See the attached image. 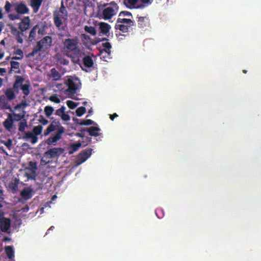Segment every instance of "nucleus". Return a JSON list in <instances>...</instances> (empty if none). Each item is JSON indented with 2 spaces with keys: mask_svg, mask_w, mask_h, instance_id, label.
I'll return each mask as SVG.
<instances>
[{
  "mask_svg": "<svg viewBox=\"0 0 261 261\" xmlns=\"http://www.w3.org/2000/svg\"><path fill=\"white\" fill-rule=\"evenodd\" d=\"M53 17L54 24L58 30H64V28H62L63 20L67 19L68 12L63 1L61 2L59 10H55L53 12Z\"/></svg>",
  "mask_w": 261,
  "mask_h": 261,
  "instance_id": "obj_1",
  "label": "nucleus"
},
{
  "mask_svg": "<svg viewBox=\"0 0 261 261\" xmlns=\"http://www.w3.org/2000/svg\"><path fill=\"white\" fill-rule=\"evenodd\" d=\"M79 42L77 38L66 39L63 40V50L67 56L69 54L73 55H78L80 49L78 46Z\"/></svg>",
  "mask_w": 261,
  "mask_h": 261,
  "instance_id": "obj_2",
  "label": "nucleus"
},
{
  "mask_svg": "<svg viewBox=\"0 0 261 261\" xmlns=\"http://www.w3.org/2000/svg\"><path fill=\"white\" fill-rule=\"evenodd\" d=\"M111 6L106 7L102 11L103 18L105 19L111 18L118 11V7L115 2L110 3Z\"/></svg>",
  "mask_w": 261,
  "mask_h": 261,
  "instance_id": "obj_3",
  "label": "nucleus"
},
{
  "mask_svg": "<svg viewBox=\"0 0 261 261\" xmlns=\"http://www.w3.org/2000/svg\"><path fill=\"white\" fill-rule=\"evenodd\" d=\"M51 44L52 38L50 36H46L37 43L36 46L40 51H45L48 49Z\"/></svg>",
  "mask_w": 261,
  "mask_h": 261,
  "instance_id": "obj_4",
  "label": "nucleus"
},
{
  "mask_svg": "<svg viewBox=\"0 0 261 261\" xmlns=\"http://www.w3.org/2000/svg\"><path fill=\"white\" fill-rule=\"evenodd\" d=\"M65 132V128L64 126L60 127L58 131L55 134L48 138L45 142L48 145L55 144L58 140L62 138V136Z\"/></svg>",
  "mask_w": 261,
  "mask_h": 261,
  "instance_id": "obj_5",
  "label": "nucleus"
},
{
  "mask_svg": "<svg viewBox=\"0 0 261 261\" xmlns=\"http://www.w3.org/2000/svg\"><path fill=\"white\" fill-rule=\"evenodd\" d=\"M65 132V128L64 126L60 127L58 131L55 134L48 138L45 142L48 145L55 144L58 140L62 138V136Z\"/></svg>",
  "mask_w": 261,
  "mask_h": 261,
  "instance_id": "obj_6",
  "label": "nucleus"
},
{
  "mask_svg": "<svg viewBox=\"0 0 261 261\" xmlns=\"http://www.w3.org/2000/svg\"><path fill=\"white\" fill-rule=\"evenodd\" d=\"M11 34L15 37L17 43L21 44L23 43V39L22 36L23 35V32L19 30V28H17L13 24H9Z\"/></svg>",
  "mask_w": 261,
  "mask_h": 261,
  "instance_id": "obj_7",
  "label": "nucleus"
},
{
  "mask_svg": "<svg viewBox=\"0 0 261 261\" xmlns=\"http://www.w3.org/2000/svg\"><path fill=\"white\" fill-rule=\"evenodd\" d=\"M61 126H63L61 124L60 121L57 119H55L51 122V123L45 129L44 133V135L45 136H47L50 133L56 131V130L57 132Z\"/></svg>",
  "mask_w": 261,
  "mask_h": 261,
  "instance_id": "obj_8",
  "label": "nucleus"
},
{
  "mask_svg": "<svg viewBox=\"0 0 261 261\" xmlns=\"http://www.w3.org/2000/svg\"><path fill=\"white\" fill-rule=\"evenodd\" d=\"M66 84L68 87L66 90V93L69 95L74 94L78 90V85L74 83L72 79H68L66 82Z\"/></svg>",
  "mask_w": 261,
  "mask_h": 261,
  "instance_id": "obj_9",
  "label": "nucleus"
},
{
  "mask_svg": "<svg viewBox=\"0 0 261 261\" xmlns=\"http://www.w3.org/2000/svg\"><path fill=\"white\" fill-rule=\"evenodd\" d=\"M64 152L62 148H54L48 149L45 152V157L48 159L53 158L60 156Z\"/></svg>",
  "mask_w": 261,
  "mask_h": 261,
  "instance_id": "obj_10",
  "label": "nucleus"
},
{
  "mask_svg": "<svg viewBox=\"0 0 261 261\" xmlns=\"http://www.w3.org/2000/svg\"><path fill=\"white\" fill-rule=\"evenodd\" d=\"M31 27V19L29 16L23 17L18 24V29L24 32L30 29Z\"/></svg>",
  "mask_w": 261,
  "mask_h": 261,
  "instance_id": "obj_11",
  "label": "nucleus"
},
{
  "mask_svg": "<svg viewBox=\"0 0 261 261\" xmlns=\"http://www.w3.org/2000/svg\"><path fill=\"white\" fill-rule=\"evenodd\" d=\"M92 152V148H88L82 150L77 155L78 161H80V163L85 162L91 155Z\"/></svg>",
  "mask_w": 261,
  "mask_h": 261,
  "instance_id": "obj_12",
  "label": "nucleus"
},
{
  "mask_svg": "<svg viewBox=\"0 0 261 261\" xmlns=\"http://www.w3.org/2000/svg\"><path fill=\"white\" fill-rule=\"evenodd\" d=\"M15 11L18 14H29L30 12L29 9L23 2H21L16 4Z\"/></svg>",
  "mask_w": 261,
  "mask_h": 261,
  "instance_id": "obj_13",
  "label": "nucleus"
},
{
  "mask_svg": "<svg viewBox=\"0 0 261 261\" xmlns=\"http://www.w3.org/2000/svg\"><path fill=\"white\" fill-rule=\"evenodd\" d=\"M9 101L5 97V95H0V109H8L10 112H13V109L9 104Z\"/></svg>",
  "mask_w": 261,
  "mask_h": 261,
  "instance_id": "obj_14",
  "label": "nucleus"
},
{
  "mask_svg": "<svg viewBox=\"0 0 261 261\" xmlns=\"http://www.w3.org/2000/svg\"><path fill=\"white\" fill-rule=\"evenodd\" d=\"M138 27L141 29H144L148 27L150 25V21L146 16H137Z\"/></svg>",
  "mask_w": 261,
  "mask_h": 261,
  "instance_id": "obj_15",
  "label": "nucleus"
},
{
  "mask_svg": "<svg viewBox=\"0 0 261 261\" xmlns=\"http://www.w3.org/2000/svg\"><path fill=\"white\" fill-rule=\"evenodd\" d=\"M102 46L104 47L103 49L100 51V54L102 56L103 58H109L111 56V48L112 47L111 45L109 42H106L102 43Z\"/></svg>",
  "mask_w": 261,
  "mask_h": 261,
  "instance_id": "obj_16",
  "label": "nucleus"
},
{
  "mask_svg": "<svg viewBox=\"0 0 261 261\" xmlns=\"http://www.w3.org/2000/svg\"><path fill=\"white\" fill-rule=\"evenodd\" d=\"M11 225L10 218L3 217L0 220V226L3 231L6 232L9 229Z\"/></svg>",
  "mask_w": 261,
  "mask_h": 261,
  "instance_id": "obj_17",
  "label": "nucleus"
},
{
  "mask_svg": "<svg viewBox=\"0 0 261 261\" xmlns=\"http://www.w3.org/2000/svg\"><path fill=\"white\" fill-rule=\"evenodd\" d=\"M13 124L14 121L12 120V114L8 113L7 118L3 122V126L8 131H11V129L13 128Z\"/></svg>",
  "mask_w": 261,
  "mask_h": 261,
  "instance_id": "obj_18",
  "label": "nucleus"
},
{
  "mask_svg": "<svg viewBox=\"0 0 261 261\" xmlns=\"http://www.w3.org/2000/svg\"><path fill=\"white\" fill-rule=\"evenodd\" d=\"M33 190L31 188H24L21 191L20 195L25 200H29L32 197Z\"/></svg>",
  "mask_w": 261,
  "mask_h": 261,
  "instance_id": "obj_19",
  "label": "nucleus"
},
{
  "mask_svg": "<svg viewBox=\"0 0 261 261\" xmlns=\"http://www.w3.org/2000/svg\"><path fill=\"white\" fill-rule=\"evenodd\" d=\"M15 92L12 88H7L4 91V95L9 101H11L16 97Z\"/></svg>",
  "mask_w": 261,
  "mask_h": 261,
  "instance_id": "obj_20",
  "label": "nucleus"
},
{
  "mask_svg": "<svg viewBox=\"0 0 261 261\" xmlns=\"http://www.w3.org/2000/svg\"><path fill=\"white\" fill-rule=\"evenodd\" d=\"M73 120L76 124L79 125H90L96 124L91 119L81 120L76 118H73Z\"/></svg>",
  "mask_w": 261,
  "mask_h": 261,
  "instance_id": "obj_21",
  "label": "nucleus"
},
{
  "mask_svg": "<svg viewBox=\"0 0 261 261\" xmlns=\"http://www.w3.org/2000/svg\"><path fill=\"white\" fill-rule=\"evenodd\" d=\"M100 128L97 126H91L86 129V132L89 133V135L91 136L97 137L100 136Z\"/></svg>",
  "mask_w": 261,
  "mask_h": 261,
  "instance_id": "obj_22",
  "label": "nucleus"
},
{
  "mask_svg": "<svg viewBox=\"0 0 261 261\" xmlns=\"http://www.w3.org/2000/svg\"><path fill=\"white\" fill-rule=\"evenodd\" d=\"M43 0H31L30 5L32 7L34 13H37L39 10Z\"/></svg>",
  "mask_w": 261,
  "mask_h": 261,
  "instance_id": "obj_23",
  "label": "nucleus"
},
{
  "mask_svg": "<svg viewBox=\"0 0 261 261\" xmlns=\"http://www.w3.org/2000/svg\"><path fill=\"white\" fill-rule=\"evenodd\" d=\"M24 79L21 76L17 75L16 77V80L13 84V89L16 92L19 91V88L21 87Z\"/></svg>",
  "mask_w": 261,
  "mask_h": 261,
  "instance_id": "obj_24",
  "label": "nucleus"
},
{
  "mask_svg": "<svg viewBox=\"0 0 261 261\" xmlns=\"http://www.w3.org/2000/svg\"><path fill=\"white\" fill-rule=\"evenodd\" d=\"M23 138L27 140H30L31 142L33 144L36 143L38 140V137L35 136V135H34V134L32 132L25 133Z\"/></svg>",
  "mask_w": 261,
  "mask_h": 261,
  "instance_id": "obj_25",
  "label": "nucleus"
},
{
  "mask_svg": "<svg viewBox=\"0 0 261 261\" xmlns=\"http://www.w3.org/2000/svg\"><path fill=\"white\" fill-rule=\"evenodd\" d=\"M83 66L85 67L90 68L93 65V60L89 56L84 57L82 60Z\"/></svg>",
  "mask_w": 261,
  "mask_h": 261,
  "instance_id": "obj_26",
  "label": "nucleus"
},
{
  "mask_svg": "<svg viewBox=\"0 0 261 261\" xmlns=\"http://www.w3.org/2000/svg\"><path fill=\"white\" fill-rule=\"evenodd\" d=\"M118 23H121V24L128 25V27H133L135 25V22L130 18H121L119 17L117 21Z\"/></svg>",
  "mask_w": 261,
  "mask_h": 261,
  "instance_id": "obj_27",
  "label": "nucleus"
},
{
  "mask_svg": "<svg viewBox=\"0 0 261 261\" xmlns=\"http://www.w3.org/2000/svg\"><path fill=\"white\" fill-rule=\"evenodd\" d=\"M49 76L54 81L60 80L62 78V75L55 68H51L50 71Z\"/></svg>",
  "mask_w": 261,
  "mask_h": 261,
  "instance_id": "obj_28",
  "label": "nucleus"
},
{
  "mask_svg": "<svg viewBox=\"0 0 261 261\" xmlns=\"http://www.w3.org/2000/svg\"><path fill=\"white\" fill-rule=\"evenodd\" d=\"M5 252L8 258L13 259L14 258V251L12 246H7L5 247Z\"/></svg>",
  "mask_w": 261,
  "mask_h": 261,
  "instance_id": "obj_29",
  "label": "nucleus"
},
{
  "mask_svg": "<svg viewBox=\"0 0 261 261\" xmlns=\"http://www.w3.org/2000/svg\"><path fill=\"white\" fill-rule=\"evenodd\" d=\"M19 185V180L17 178H15L14 180L9 184V188L13 193H16L18 190V185Z\"/></svg>",
  "mask_w": 261,
  "mask_h": 261,
  "instance_id": "obj_30",
  "label": "nucleus"
},
{
  "mask_svg": "<svg viewBox=\"0 0 261 261\" xmlns=\"http://www.w3.org/2000/svg\"><path fill=\"white\" fill-rule=\"evenodd\" d=\"M111 27L109 24L107 22H100L99 23V29L100 32L103 34H107L109 33Z\"/></svg>",
  "mask_w": 261,
  "mask_h": 261,
  "instance_id": "obj_31",
  "label": "nucleus"
},
{
  "mask_svg": "<svg viewBox=\"0 0 261 261\" xmlns=\"http://www.w3.org/2000/svg\"><path fill=\"white\" fill-rule=\"evenodd\" d=\"M130 27H128V25H125L122 23H119V22H117V21L115 25V29L116 30H119L123 33H126L128 32V30Z\"/></svg>",
  "mask_w": 261,
  "mask_h": 261,
  "instance_id": "obj_32",
  "label": "nucleus"
},
{
  "mask_svg": "<svg viewBox=\"0 0 261 261\" xmlns=\"http://www.w3.org/2000/svg\"><path fill=\"white\" fill-rule=\"evenodd\" d=\"M12 115V120H13V121H22L23 118L25 117V112L24 111H23L22 113H19L17 114V113H13Z\"/></svg>",
  "mask_w": 261,
  "mask_h": 261,
  "instance_id": "obj_33",
  "label": "nucleus"
},
{
  "mask_svg": "<svg viewBox=\"0 0 261 261\" xmlns=\"http://www.w3.org/2000/svg\"><path fill=\"white\" fill-rule=\"evenodd\" d=\"M43 130V126L41 125L35 126L33 127L32 133L37 136L40 135Z\"/></svg>",
  "mask_w": 261,
  "mask_h": 261,
  "instance_id": "obj_34",
  "label": "nucleus"
},
{
  "mask_svg": "<svg viewBox=\"0 0 261 261\" xmlns=\"http://www.w3.org/2000/svg\"><path fill=\"white\" fill-rule=\"evenodd\" d=\"M28 126L27 121L25 119H23L18 123V130L20 132H24L25 128Z\"/></svg>",
  "mask_w": 261,
  "mask_h": 261,
  "instance_id": "obj_35",
  "label": "nucleus"
},
{
  "mask_svg": "<svg viewBox=\"0 0 261 261\" xmlns=\"http://www.w3.org/2000/svg\"><path fill=\"white\" fill-rule=\"evenodd\" d=\"M38 28V25H36L34 26L31 30L29 36V38L30 41H33L35 40L36 34V30Z\"/></svg>",
  "mask_w": 261,
  "mask_h": 261,
  "instance_id": "obj_36",
  "label": "nucleus"
},
{
  "mask_svg": "<svg viewBox=\"0 0 261 261\" xmlns=\"http://www.w3.org/2000/svg\"><path fill=\"white\" fill-rule=\"evenodd\" d=\"M54 109L53 107L47 106L44 108V112L47 117H49L54 112Z\"/></svg>",
  "mask_w": 261,
  "mask_h": 261,
  "instance_id": "obj_37",
  "label": "nucleus"
},
{
  "mask_svg": "<svg viewBox=\"0 0 261 261\" xmlns=\"http://www.w3.org/2000/svg\"><path fill=\"white\" fill-rule=\"evenodd\" d=\"M11 70H17L15 71V73H19V62L17 61H11Z\"/></svg>",
  "mask_w": 261,
  "mask_h": 261,
  "instance_id": "obj_38",
  "label": "nucleus"
},
{
  "mask_svg": "<svg viewBox=\"0 0 261 261\" xmlns=\"http://www.w3.org/2000/svg\"><path fill=\"white\" fill-rule=\"evenodd\" d=\"M21 89L22 91V93L27 96L30 93V85L29 84H24V85H22Z\"/></svg>",
  "mask_w": 261,
  "mask_h": 261,
  "instance_id": "obj_39",
  "label": "nucleus"
},
{
  "mask_svg": "<svg viewBox=\"0 0 261 261\" xmlns=\"http://www.w3.org/2000/svg\"><path fill=\"white\" fill-rule=\"evenodd\" d=\"M86 109L84 107H80L77 108L76 113L77 117H81L86 112Z\"/></svg>",
  "mask_w": 261,
  "mask_h": 261,
  "instance_id": "obj_40",
  "label": "nucleus"
},
{
  "mask_svg": "<svg viewBox=\"0 0 261 261\" xmlns=\"http://www.w3.org/2000/svg\"><path fill=\"white\" fill-rule=\"evenodd\" d=\"M49 99L50 101L55 102L56 103H59L61 102L60 99L59 98L58 95L56 94L51 95L49 97Z\"/></svg>",
  "mask_w": 261,
  "mask_h": 261,
  "instance_id": "obj_41",
  "label": "nucleus"
},
{
  "mask_svg": "<svg viewBox=\"0 0 261 261\" xmlns=\"http://www.w3.org/2000/svg\"><path fill=\"white\" fill-rule=\"evenodd\" d=\"M84 29L86 32L93 35H95L96 34V30L95 28L93 27L85 26Z\"/></svg>",
  "mask_w": 261,
  "mask_h": 261,
  "instance_id": "obj_42",
  "label": "nucleus"
},
{
  "mask_svg": "<svg viewBox=\"0 0 261 261\" xmlns=\"http://www.w3.org/2000/svg\"><path fill=\"white\" fill-rule=\"evenodd\" d=\"M81 143H73L71 145V148L72 149V151H70L69 153L71 154L73 152H75L77 151L79 148L81 147Z\"/></svg>",
  "mask_w": 261,
  "mask_h": 261,
  "instance_id": "obj_43",
  "label": "nucleus"
},
{
  "mask_svg": "<svg viewBox=\"0 0 261 261\" xmlns=\"http://www.w3.org/2000/svg\"><path fill=\"white\" fill-rule=\"evenodd\" d=\"M66 105L68 106V107L70 109H73L75 108L77 106V104L76 102L71 100H67L66 101Z\"/></svg>",
  "mask_w": 261,
  "mask_h": 261,
  "instance_id": "obj_44",
  "label": "nucleus"
},
{
  "mask_svg": "<svg viewBox=\"0 0 261 261\" xmlns=\"http://www.w3.org/2000/svg\"><path fill=\"white\" fill-rule=\"evenodd\" d=\"M65 110V107L64 106H62L61 108L56 110V111L55 112V115H56L57 116L61 117L62 115L64 113Z\"/></svg>",
  "mask_w": 261,
  "mask_h": 261,
  "instance_id": "obj_45",
  "label": "nucleus"
},
{
  "mask_svg": "<svg viewBox=\"0 0 261 261\" xmlns=\"http://www.w3.org/2000/svg\"><path fill=\"white\" fill-rule=\"evenodd\" d=\"M27 102L24 100V101H22L21 102H20L19 103L17 104L15 107H14V109L15 110H17V109H19L20 108H24L25 107H26L27 106Z\"/></svg>",
  "mask_w": 261,
  "mask_h": 261,
  "instance_id": "obj_46",
  "label": "nucleus"
},
{
  "mask_svg": "<svg viewBox=\"0 0 261 261\" xmlns=\"http://www.w3.org/2000/svg\"><path fill=\"white\" fill-rule=\"evenodd\" d=\"M11 4L9 1H6L4 6V9L6 13H9L11 12Z\"/></svg>",
  "mask_w": 261,
  "mask_h": 261,
  "instance_id": "obj_47",
  "label": "nucleus"
},
{
  "mask_svg": "<svg viewBox=\"0 0 261 261\" xmlns=\"http://www.w3.org/2000/svg\"><path fill=\"white\" fill-rule=\"evenodd\" d=\"M40 50L38 49V48L36 45L33 48L32 52H31L29 54V57H34L35 55L37 54L38 51H40Z\"/></svg>",
  "mask_w": 261,
  "mask_h": 261,
  "instance_id": "obj_48",
  "label": "nucleus"
},
{
  "mask_svg": "<svg viewBox=\"0 0 261 261\" xmlns=\"http://www.w3.org/2000/svg\"><path fill=\"white\" fill-rule=\"evenodd\" d=\"M14 54L18 56V57H21V59L23 57V53L20 48H17L14 52Z\"/></svg>",
  "mask_w": 261,
  "mask_h": 261,
  "instance_id": "obj_49",
  "label": "nucleus"
},
{
  "mask_svg": "<svg viewBox=\"0 0 261 261\" xmlns=\"http://www.w3.org/2000/svg\"><path fill=\"white\" fill-rule=\"evenodd\" d=\"M123 16H131L133 17L132 13L129 12L124 11L120 12L119 17Z\"/></svg>",
  "mask_w": 261,
  "mask_h": 261,
  "instance_id": "obj_50",
  "label": "nucleus"
},
{
  "mask_svg": "<svg viewBox=\"0 0 261 261\" xmlns=\"http://www.w3.org/2000/svg\"><path fill=\"white\" fill-rule=\"evenodd\" d=\"M9 18L11 20H15L19 18V15L17 14H10L8 15Z\"/></svg>",
  "mask_w": 261,
  "mask_h": 261,
  "instance_id": "obj_51",
  "label": "nucleus"
},
{
  "mask_svg": "<svg viewBox=\"0 0 261 261\" xmlns=\"http://www.w3.org/2000/svg\"><path fill=\"white\" fill-rule=\"evenodd\" d=\"M61 117L62 119L65 121H69L70 119V117L69 116V114H67V113H65V112L62 115Z\"/></svg>",
  "mask_w": 261,
  "mask_h": 261,
  "instance_id": "obj_52",
  "label": "nucleus"
},
{
  "mask_svg": "<svg viewBox=\"0 0 261 261\" xmlns=\"http://www.w3.org/2000/svg\"><path fill=\"white\" fill-rule=\"evenodd\" d=\"M86 132V129L85 128H83V129H80V131L79 133H77L76 135V136L80 137V138H84L85 135L84 134V132Z\"/></svg>",
  "mask_w": 261,
  "mask_h": 261,
  "instance_id": "obj_53",
  "label": "nucleus"
},
{
  "mask_svg": "<svg viewBox=\"0 0 261 261\" xmlns=\"http://www.w3.org/2000/svg\"><path fill=\"white\" fill-rule=\"evenodd\" d=\"M124 2H127L130 6H134L137 3L138 0H125Z\"/></svg>",
  "mask_w": 261,
  "mask_h": 261,
  "instance_id": "obj_54",
  "label": "nucleus"
},
{
  "mask_svg": "<svg viewBox=\"0 0 261 261\" xmlns=\"http://www.w3.org/2000/svg\"><path fill=\"white\" fill-rule=\"evenodd\" d=\"M29 166L33 170H36L37 168V164L36 163L33 162H30L29 163Z\"/></svg>",
  "mask_w": 261,
  "mask_h": 261,
  "instance_id": "obj_55",
  "label": "nucleus"
},
{
  "mask_svg": "<svg viewBox=\"0 0 261 261\" xmlns=\"http://www.w3.org/2000/svg\"><path fill=\"white\" fill-rule=\"evenodd\" d=\"M39 122L41 123L43 125H46L48 123V120L42 117L40 120Z\"/></svg>",
  "mask_w": 261,
  "mask_h": 261,
  "instance_id": "obj_56",
  "label": "nucleus"
},
{
  "mask_svg": "<svg viewBox=\"0 0 261 261\" xmlns=\"http://www.w3.org/2000/svg\"><path fill=\"white\" fill-rule=\"evenodd\" d=\"M82 2L86 6H89L92 3L91 0H82Z\"/></svg>",
  "mask_w": 261,
  "mask_h": 261,
  "instance_id": "obj_57",
  "label": "nucleus"
},
{
  "mask_svg": "<svg viewBox=\"0 0 261 261\" xmlns=\"http://www.w3.org/2000/svg\"><path fill=\"white\" fill-rule=\"evenodd\" d=\"M118 117V115H117V113H114L113 114H110V119L111 120H114V119L115 118H117Z\"/></svg>",
  "mask_w": 261,
  "mask_h": 261,
  "instance_id": "obj_58",
  "label": "nucleus"
},
{
  "mask_svg": "<svg viewBox=\"0 0 261 261\" xmlns=\"http://www.w3.org/2000/svg\"><path fill=\"white\" fill-rule=\"evenodd\" d=\"M12 144V140H10V139H9L8 140V141H7L6 143H5V145L7 147H9L11 146V145Z\"/></svg>",
  "mask_w": 261,
  "mask_h": 261,
  "instance_id": "obj_59",
  "label": "nucleus"
},
{
  "mask_svg": "<svg viewBox=\"0 0 261 261\" xmlns=\"http://www.w3.org/2000/svg\"><path fill=\"white\" fill-rule=\"evenodd\" d=\"M81 36L84 39H85V40H87V39H89L90 38H89V36L86 34H82L81 35Z\"/></svg>",
  "mask_w": 261,
  "mask_h": 261,
  "instance_id": "obj_60",
  "label": "nucleus"
},
{
  "mask_svg": "<svg viewBox=\"0 0 261 261\" xmlns=\"http://www.w3.org/2000/svg\"><path fill=\"white\" fill-rule=\"evenodd\" d=\"M23 212H27L29 210V207L28 205H25L22 209Z\"/></svg>",
  "mask_w": 261,
  "mask_h": 261,
  "instance_id": "obj_61",
  "label": "nucleus"
},
{
  "mask_svg": "<svg viewBox=\"0 0 261 261\" xmlns=\"http://www.w3.org/2000/svg\"><path fill=\"white\" fill-rule=\"evenodd\" d=\"M5 27V24L3 21H0V33L2 32L3 28Z\"/></svg>",
  "mask_w": 261,
  "mask_h": 261,
  "instance_id": "obj_62",
  "label": "nucleus"
},
{
  "mask_svg": "<svg viewBox=\"0 0 261 261\" xmlns=\"http://www.w3.org/2000/svg\"><path fill=\"white\" fill-rule=\"evenodd\" d=\"M6 72V70L5 68H1V67H0V73H1V74L2 75H3L4 73H5Z\"/></svg>",
  "mask_w": 261,
  "mask_h": 261,
  "instance_id": "obj_63",
  "label": "nucleus"
},
{
  "mask_svg": "<svg viewBox=\"0 0 261 261\" xmlns=\"http://www.w3.org/2000/svg\"><path fill=\"white\" fill-rule=\"evenodd\" d=\"M12 59L14 60H21V57L15 56V57H12Z\"/></svg>",
  "mask_w": 261,
  "mask_h": 261,
  "instance_id": "obj_64",
  "label": "nucleus"
}]
</instances>
